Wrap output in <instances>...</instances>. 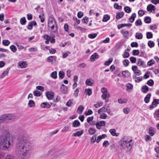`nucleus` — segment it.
<instances>
[{
    "instance_id": "nucleus-1",
    "label": "nucleus",
    "mask_w": 159,
    "mask_h": 159,
    "mask_svg": "<svg viewBox=\"0 0 159 159\" xmlns=\"http://www.w3.org/2000/svg\"><path fill=\"white\" fill-rule=\"evenodd\" d=\"M18 140L20 148L18 159H29L31 148L27 136L25 134H21L19 136Z\"/></svg>"
},
{
    "instance_id": "nucleus-2",
    "label": "nucleus",
    "mask_w": 159,
    "mask_h": 159,
    "mask_svg": "<svg viewBox=\"0 0 159 159\" xmlns=\"http://www.w3.org/2000/svg\"><path fill=\"white\" fill-rule=\"evenodd\" d=\"M120 144L121 149L126 152L129 151L133 145L132 140L125 136L121 138L120 141Z\"/></svg>"
},
{
    "instance_id": "nucleus-3",
    "label": "nucleus",
    "mask_w": 159,
    "mask_h": 159,
    "mask_svg": "<svg viewBox=\"0 0 159 159\" xmlns=\"http://www.w3.org/2000/svg\"><path fill=\"white\" fill-rule=\"evenodd\" d=\"M13 143L12 138L10 134H7L2 138L0 142V147L1 149L6 150L11 146Z\"/></svg>"
},
{
    "instance_id": "nucleus-4",
    "label": "nucleus",
    "mask_w": 159,
    "mask_h": 159,
    "mask_svg": "<svg viewBox=\"0 0 159 159\" xmlns=\"http://www.w3.org/2000/svg\"><path fill=\"white\" fill-rule=\"evenodd\" d=\"M48 26L50 28L52 32L56 33L57 31V27L56 21L53 17L51 16L48 20Z\"/></svg>"
},
{
    "instance_id": "nucleus-5",
    "label": "nucleus",
    "mask_w": 159,
    "mask_h": 159,
    "mask_svg": "<svg viewBox=\"0 0 159 159\" xmlns=\"http://www.w3.org/2000/svg\"><path fill=\"white\" fill-rule=\"evenodd\" d=\"M63 152L61 151H53V150L51 149L49 150L47 154V156H49L50 155H52L55 158H57L59 156L62 155Z\"/></svg>"
},
{
    "instance_id": "nucleus-6",
    "label": "nucleus",
    "mask_w": 159,
    "mask_h": 159,
    "mask_svg": "<svg viewBox=\"0 0 159 159\" xmlns=\"http://www.w3.org/2000/svg\"><path fill=\"white\" fill-rule=\"evenodd\" d=\"M101 92L102 93L101 97L103 99L108 98L110 96L109 93L107 92V89L105 88L101 89Z\"/></svg>"
},
{
    "instance_id": "nucleus-7",
    "label": "nucleus",
    "mask_w": 159,
    "mask_h": 159,
    "mask_svg": "<svg viewBox=\"0 0 159 159\" xmlns=\"http://www.w3.org/2000/svg\"><path fill=\"white\" fill-rule=\"evenodd\" d=\"M5 121L7 120H12L15 119L16 116L12 114H6L3 115Z\"/></svg>"
},
{
    "instance_id": "nucleus-8",
    "label": "nucleus",
    "mask_w": 159,
    "mask_h": 159,
    "mask_svg": "<svg viewBox=\"0 0 159 159\" xmlns=\"http://www.w3.org/2000/svg\"><path fill=\"white\" fill-rule=\"evenodd\" d=\"M159 104V99H154L153 100V101L152 102V104L150 105L149 108L151 109H152L153 108L156 107L157 105Z\"/></svg>"
},
{
    "instance_id": "nucleus-9",
    "label": "nucleus",
    "mask_w": 159,
    "mask_h": 159,
    "mask_svg": "<svg viewBox=\"0 0 159 159\" xmlns=\"http://www.w3.org/2000/svg\"><path fill=\"white\" fill-rule=\"evenodd\" d=\"M95 125L96 128L98 129H101V126L105 125V123L104 121L102 120L97 122Z\"/></svg>"
},
{
    "instance_id": "nucleus-10",
    "label": "nucleus",
    "mask_w": 159,
    "mask_h": 159,
    "mask_svg": "<svg viewBox=\"0 0 159 159\" xmlns=\"http://www.w3.org/2000/svg\"><path fill=\"white\" fill-rule=\"evenodd\" d=\"M137 64L139 66H141L143 68H145L146 66V64L144 61L142 59H138L137 61Z\"/></svg>"
},
{
    "instance_id": "nucleus-11",
    "label": "nucleus",
    "mask_w": 159,
    "mask_h": 159,
    "mask_svg": "<svg viewBox=\"0 0 159 159\" xmlns=\"http://www.w3.org/2000/svg\"><path fill=\"white\" fill-rule=\"evenodd\" d=\"M49 104L48 102H42L40 105L41 107L43 108H49L50 107L51 105L52 104V103Z\"/></svg>"
},
{
    "instance_id": "nucleus-12",
    "label": "nucleus",
    "mask_w": 159,
    "mask_h": 159,
    "mask_svg": "<svg viewBox=\"0 0 159 159\" xmlns=\"http://www.w3.org/2000/svg\"><path fill=\"white\" fill-rule=\"evenodd\" d=\"M147 9L148 11L150 12H154L155 11V7L152 4L148 5L147 6Z\"/></svg>"
},
{
    "instance_id": "nucleus-13",
    "label": "nucleus",
    "mask_w": 159,
    "mask_h": 159,
    "mask_svg": "<svg viewBox=\"0 0 159 159\" xmlns=\"http://www.w3.org/2000/svg\"><path fill=\"white\" fill-rule=\"evenodd\" d=\"M132 25L130 23H127V24H119L117 25V27L118 29H120L124 27L125 26H127L129 27H130Z\"/></svg>"
},
{
    "instance_id": "nucleus-14",
    "label": "nucleus",
    "mask_w": 159,
    "mask_h": 159,
    "mask_svg": "<svg viewBox=\"0 0 159 159\" xmlns=\"http://www.w3.org/2000/svg\"><path fill=\"white\" fill-rule=\"evenodd\" d=\"M18 65L20 66V68H25L27 66V64L26 62L20 61L18 63Z\"/></svg>"
},
{
    "instance_id": "nucleus-15",
    "label": "nucleus",
    "mask_w": 159,
    "mask_h": 159,
    "mask_svg": "<svg viewBox=\"0 0 159 159\" xmlns=\"http://www.w3.org/2000/svg\"><path fill=\"white\" fill-rule=\"evenodd\" d=\"M98 55L96 53H94L91 56L90 60L92 61H94L96 59H98Z\"/></svg>"
},
{
    "instance_id": "nucleus-16",
    "label": "nucleus",
    "mask_w": 159,
    "mask_h": 159,
    "mask_svg": "<svg viewBox=\"0 0 159 159\" xmlns=\"http://www.w3.org/2000/svg\"><path fill=\"white\" fill-rule=\"evenodd\" d=\"M93 84L94 81L91 78L87 80L85 82V84L88 86H92L93 85Z\"/></svg>"
},
{
    "instance_id": "nucleus-17",
    "label": "nucleus",
    "mask_w": 159,
    "mask_h": 159,
    "mask_svg": "<svg viewBox=\"0 0 159 159\" xmlns=\"http://www.w3.org/2000/svg\"><path fill=\"white\" fill-rule=\"evenodd\" d=\"M61 91L64 94H66L67 93V87L65 86L64 84H62L61 87Z\"/></svg>"
},
{
    "instance_id": "nucleus-18",
    "label": "nucleus",
    "mask_w": 159,
    "mask_h": 159,
    "mask_svg": "<svg viewBox=\"0 0 159 159\" xmlns=\"http://www.w3.org/2000/svg\"><path fill=\"white\" fill-rule=\"evenodd\" d=\"M43 37L44 39L46 40V41H45L46 44H48L51 39L50 37L47 34H44Z\"/></svg>"
},
{
    "instance_id": "nucleus-19",
    "label": "nucleus",
    "mask_w": 159,
    "mask_h": 159,
    "mask_svg": "<svg viewBox=\"0 0 159 159\" xmlns=\"http://www.w3.org/2000/svg\"><path fill=\"white\" fill-rule=\"evenodd\" d=\"M110 132L113 136H118L119 135V133H116V130L114 129H111L110 130Z\"/></svg>"
},
{
    "instance_id": "nucleus-20",
    "label": "nucleus",
    "mask_w": 159,
    "mask_h": 159,
    "mask_svg": "<svg viewBox=\"0 0 159 159\" xmlns=\"http://www.w3.org/2000/svg\"><path fill=\"white\" fill-rule=\"evenodd\" d=\"M106 137V134H103L102 135L99 136L96 141V142L97 143H98L102 139H104Z\"/></svg>"
},
{
    "instance_id": "nucleus-21",
    "label": "nucleus",
    "mask_w": 159,
    "mask_h": 159,
    "mask_svg": "<svg viewBox=\"0 0 159 159\" xmlns=\"http://www.w3.org/2000/svg\"><path fill=\"white\" fill-rule=\"evenodd\" d=\"M149 133L151 136H153L155 133V129L152 127H150L149 130Z\"/></svg>"
},
{
    "instance_id": "nucleus-22",
    "label": "nucleus",
    "mask_w": 159,
    "mask_h": 159,
    "mask_svg": "<svg viewBox=\"0 0 159 159\" xmlns=\"http://www.w3.org/2000/svg\"><path fill=\"white\" fill-rule=\"evenodd\" d=\"M10 68H7V70L4 71L1 74L0 77L1 78H3L6 76H7L9 73V70Z\"/></svg>"
},
{
    "instance_id": "nucleus-23",
    "label": "nucleus",
    "mask_w": 159,
    "mask_h": 159,
    "mask_svg": "<svg viewBox=\"0 0 159 159\" xmlns=\"http://www.w3.org/2000/svg\"><path fill=\"white\" fill-rule=\"evenodd\" d=\"M151 96L150 93L148 94L144 98V101L146 103H148L150 101V99Z\"/></svg>"
},
{
    "instance_id": "nucleus-24",
    "label": "nucleus",
    "mask_w": 159,
    "mask_h": 159,
    "mask_svg": "<svg viewBox=\"0 0 159 159\" xmlns=\"http://www.w3.org/2000/svg\"><path fill=\"white\" fill-rule=\"evenodd\" d=\"M55 60L53 56H50L48 57L47 58V61L48 63L52 64L54 61Z\"/></svg>"
},
{
    "instance_id": "nucleus-25",
    "label": "nucleus",
    "mask_w": 159,
    "mask_h": 159,
    "mask_svg": "<svg viewBox=\"0 0 159 159\" xmlns=\"http://www.w3.org/2000/svg\"><path fill=\"white\" fill-rule=\"evenodd\" d=\"M124 15V13L123 12H120L117 13L116 16V18L117 19H119L122 17Z\"/></svg>"
},
{
    "instance_id": "nucleus-26",
    "label": "nucleus",
    "mask_w": 159,
    "mask_h": 159,
    "mask_svg": "<svg viewBox=\"0 0 159 159\" xmlns=\"http://www.w3.org/2000/svg\"><path fill=\"white\" fill-rule=\"evenodd\" d=\"M122 74L124 76L128 77L130 75V73L127 70H126L122 72Z\"/></svg>"
},
{
    "instance_id": "nucleus-27",
    "label": "nucleus",
    "mask_w": 159,
    "mask_h": 159,
    "mask_svg": "<svg viewBox=\"0 0 159 159\" xmlns=\"http://www.w3.org/2000/svg\"><path fill=\"white\" fill-rule=\"evenodd\" d=\"M83 133V130H81L80 131H77L76 133H74L72 134L73 136H80L82 135Z\"/></svg>"
},
{
    "instance_id": "nucleus-28",
    "label": "nucleus",
    "mask_w": 159,
    "mask_h": 159,
    "mask_svg": "<svg viewBox=\"0 0 159 159\" xmlns=\"http://www.w3.org/2000/svg\"><path fill=\"white\" fill-rule=\"evenodd\" d=\"M121 33L123 34L124 38H127L129 35V32L127 30L124 31L122 30L121 31Z\"/></svg>"
},
{
    "instance_id": "nucleus-29",
    "label": "nucleus",
    "mask_w": 159,
    "mask_h": 159,
    "mask_svg": "<svg viewBox=\"0 0 159 159\" xmlns=\"http://www.w3.org/2000/svg\"><path fill=\"white\" fill-rule=\"evenodd\" d=\"M149 90V88L146 85L143 86L142 88L141 91L142 92L146 93Z\"/></svg>"
},
{
    "instance_id": "nucleus-30",
    "label": "nucleus",
    "mask_w": 159,
    "mask_h": 159,
    "mask_svg": "<svg viewBox=\"0 0 159 159\" xmlns=\"http://www.w3.org/2000/svg\"><path fill=\"white\" fill-rule=\"evenodd\" d=\"M46 96L48 99L49 100H51L53 97V93L48 92L46 94Z\"/></svg>"
},
{
    "instance_id": "nucleus-31",
    "label": "nucleus",
    "mask_w": 159,
    "mask_h": 159,
    "mask_svg": "<svg viewBox=\"0 0 159 159\" xmlns=\"http://www.w3.org/2000/svg\"><path fill=\"white\" fill-rule=\"evenodd\" d=\"M106 107H103L100 108L98 111V114H101L105 113L106 111Z\"/></svg>"
},
{
    "instance_id": "nucleus-32",
    "label": "nucleus",
    "mask_w": 159,
    "mask_h": 159,
    "mask_svg": "<svg viewBox=\"0 0 159 159\" xmlns=\"http://www.w3.org/2000/svg\"><path fill=\"white\" fill-rule=\"evenodd\" d=\"M84 109V107L83 106L80 105L78 109L77 112L80 114H81L82 113L83 110Z\"/></svg>"
},
{
    "instance_id": "nucleus-33",
    "label": "nucleus",
    "mask_w": 159,
    "mask_h": 159,
    "mask_svg": "<svg viewBox=\"0 0 159 159\" xmlns=\"http://www.w3.org/2000/svg\"><path fill=\"white\" fill-rule=\"evenodd\" d=\"M135 37L138 39H141L143 37V35L141 33H136Z\"/></svg>"
},
{
    "instance_id": "nucleus-34",
    "label": "nucleus",
    "mask_w": 159,
    "mask_h": 159,
    "mask_svg": "<svg viewBox=\"0 0 159 159\" xmlns=\"http://www.w3.org/2000/svg\"><path fill=\"white\" fill-rule=\"evenodd\" d=\"M110 17L107 15H104L102 21L104 22H107L108 20H109Z\"/></svg>"
},
{
    "instance_id": "nucleus-35",
    "label": "nucleus",
    "mask_w": 159,
    "mask_h": 159,
    "mask_svg": "<svg viewBox=\"0 0 159 159\" xmlns=\"http://www.w3.org/2000/svg\"><path fill=\"white\" fill-rule=\"evenodd\" d=\"M70 129V125L66 126L61 130V131L62 132H66L68 131Z\"/></svg>"
},
{
    "instance_id": "nucleus-36",
    "label": "nucleus",
    "mask_w": 159,
    "mask_h": 159,
    "mask_svg": "<svg viewBox=\"0 0 159 159\" xmlns=\"http://www.w3.org/2000/svg\"><path fill=\"white\" fill-rule=\"evenodd\" d=\"M155 63V61L154 59H152L148 61L147 62V65L149 66H152Z\"/></svg>"
},
{
    "instance_id": "nucleus-37",
    "label": "nucleus",
    "mask_w": 159,
    "mask_h": 159,
    "mask_svg": "<svg viewBox=\"0 0 159 159\" xmlns=\"http://www.w3.org/2000/svg\"><path fill=\"white\" fill-rule=\"evenodd\" d=\"M80 125V123L78 120H75L73 123V126L75 127L79 126Z\"/></svg>"
},
{
    "instance_id": "nucleus-38",
    "label": "nucleus",
    "mask_w": 159,
    "mask_h": 159,
    "mask_svg": "<svg viewBox=\"0 0 159 159\" xmlns=\"http://www.w3.org/2000/svg\"><path fill=\"white\" fill-rule=\"evenodd\" d=\"M103 104L102 102H97L96 104L94 105V106L96 108H98L102 106Z\"/></svg>"
},
{
    "instance_id": "nucleus-39",
    "label": "nucleus",
    "mask_w": 159,
    "mask_h": 159,
    "mask_svg": "<svg viewBox=\"0 0 159 159\" xmlns=\"http://www.w3.org/2000/svg\"><path fill=\"white\" fill-rule=\"evenodd\" d=\"M148 46L150 48H152L154 47L155 44L154 42L151 40L148 41Z\"/></svg>"
},
{
    "instance_id": "nucleus-40",
    "label": "nucleus",
    "mask_w": 159,
    "mask_h": 159,
    "mask_svg": "<svg viewBox=\"0 0 159 159\" xmlns=\"http://www.w3.org/2000/svg\"><path fill=\"white\" fill-rule=\"evenodd\" d=\"M127 50H129V49H127L125 50L124 54L123 55V57L124 58H128L129 56V52H126Z\"/></svg>"
},
{
    "instance_id": "nucleus-41",
    "label": "nucleus",
    "mask_w": 159,
    "mask_h": 159,
    "mask_svg": "<svg viewBox=\"0 0 159 159\" xmlns=\"http://www.w3.org/2000/svg\"><path fill=\"white\" fill-rule=\"evenodd\" d=\"M89 132L91 135L94 134L96 132V129H95L90 128L88 130Z\"/></svg>"
},
{
    "instance_id": "nucleus-42",
    "label": "nucleus",
    "mask_w": 159,
    "mask_h": 159,
    "mask_svg": "<svg viewBox=\"0 0 159 159\" xmlns=\"http://www.w3.org/2000/svg\"><path fill=\"white\" fill-rule=\"evenodd\" d=\"M112 58H110L109 59L108 61H106L104 63V65H105L109 66L112 62Z\"/></svg>"
},
{
    "instance_id": "nucleus-43",
    "label": "nucleus",
    "mask_w": 159,
    "mask_h": 159,
    "mask_svg": "<svg viewBox=\"0 0 159 159\" xmlns=\"http://www.w3.org/2000/svg\"><path fill=\"white\" fill-rule=\"evenodd\" d=\"M10 48L11 50L13 52H15L17 50V48L14 45H11L10 47Z\"/></svg>"
},
{
    "instance_id": "nucleus-44",
    "label": "nucleus",
    "mask_w": 159,
    "mask_h": 159,
    "mask_svg": "<svg viewBox=\"0 0 159 159\" xmlns=\"http://www.w3.org/2000/svg\"><path fill=\"white\" fill-rule=\"evenodd\" d=\"M127 100L125 99L120 98L118 100V102L119 103H125L127 102Z\"/></svg>"
},
{
    "instance_id": "nucleus-45",
    "label": "nucleus",
    "mask_w": 159,
    "mask_h": 159,
    "mask_svg": "<svg viewBox=\"0 0 159 159\" xmlns=\"http://www.w3.org/2000/svg\"><path fill=\"white\" fill-rule=\"evenodd\" d=\"M33 94L35 96L39 97L41 95V93L39 91L36 90L34 92Z\"/></svg>"
},
{
    "instance_id": "nucleus-46",
    "label": "nucleus",
    "mask_w": 159,
    "mask_h": 159,
    "mask_svg": "<svg viewBox=\"0 0 159 159\" xmlns=\"http://www.w3.org/2000/svg\"><path fill=\"white\" fill-rule=\"evenodd\" d=\"M50 75L51 77L54 79H55L57 78V72L56 71H54L52 72L51 74Z\"/></svg>"
},
{
    "instance_id": "nucleus-47",
    "label": "nucleus",
    "mask_w": 159,
    "mask_h": 159,
    "mask_svg": "<svg viewBox=\"0 0 159 159\" xmlns=\"http://www.w3.org/2000/svg\"><path fill=\"white\" fill-rule=\"evenodd\" d=\"M99 114H100V118L102 119H105L107 117V116L105 113Z\"/></svg>"
},
{
    "instance_id": "nucleus-48",
    "label": "nucleus",
    "mask_w": 159,
    "mask_h": 159,
    "mask_svg": "<svg viewBox=\"0 0 159 159\" xmlns=\"http://www.w3.org/2000/svg\"><path fill=\"white\" fill-rule=\"evenodd\" d=\"M28 105L30 107H33L35 106V103L34 101L32 100H29L28 103Z\"/></svg>"
},
{
    "instance_id": "nucleus-49",
    "label": "nucleus",
    "mask_w": 159,
    "mask_h": 159,
    "mask_svg": "<svg viewBox=\"0 0 159 159\" xmlns=\"http://www.w3.org/2000/svg\"><path fill=\"white\" fill-rule=\"evenodd\" d=\"M26 22V20L25 17H24L20 18V23L22 25H24L25 24Z\"/></svg>"
},
{
    "instance_id": "nucleus-50",
    "label": "nucleus",
    "mask_w": 159,
    "mask_h": 159,
    "mask_svg": "<svg viewBox=\"0 0 159 159\" xmlns=\"http://www.w3.org/2000/svg\"><path fill=\"white\" fill-rule=\"evenodd\" d=\"M123 63L125 66L127 67L129 65V62L128 59H125L123 61Z\"/></svg>"
},
{
    "instance_id": "nucleus-51",
    "label": "nucleus",
    "mask_w": 159,
    "mask_h": 159,
    "mask_svg": "<svg viewBox=\"0 0 159 159\" xmlns=\"http://www.w3.org/2000/svg\"><path fill=\"white\" fill-rule=\"evenodd\" d=\"M59 76L60 78L62 79L64 77V73L62 71H60L59 72Z\"/></svg>"
},
{
    "instance_id": "nucleus-52",
    "label": "nucleus",
    "mask_w": 159,
    "mask_h": 159,
    "mask_svg": "<svg viewBox=\"0 0 159 159\" xmlns=\"http://www.w3.org/2000/svg\"><path fill=\"white\" fill-rule=\"evenodd\" d=\"M144 21L146 23H149L151 22V19L150 17L146 16L144 18Z\"/></svg>"
},
{
    "instance_id": "nucleus-53",
    "label": "nucleus",
    "mask_w": 159,
    "mask_h": 159,
    "mask_svg": "<svg viewBox=\"0 0 159 159\" xmlns=\"http://www.w3.org/2000/svg\"><path fill=\"white\" fill-rule=\"evenodd\" d=\"M142 25V22L140 19L137 20L135 22V25L136 26L141 25Z\"/></svg>"
},
{
    "instance_id": "nucleus-54",
    "label": "nucleus",
    "mask_w": 159,
    "mask_h": 159,
    "mask_svg": "<svg viewBox=\"0 0 159 159\" xmlns=\"http://www.w3.org/2000/svg\"><path fill=\"white\" fill-rule=\"evenodd\" d=\"M124 10L125 12L127 13H129L131 11V8L129 7L126 6L124 8Z\"/></svg>"
},
{
    "instance_id": "nucleus-55",
    "label": "nucleus",
    "mask_w": 159,
    "mask_h": 159,
    "mask_svg": "<svg viewBox=\"0 0 159 159\" xmlns=\"http://www.w3.org/2000/svg\"><path fill=\"white\" fill-rule=\"evenodd\" d=\"M86 94L88 96L90 95L92 93V91L91 89H86L85 90Z\"/></svg>"
},
{
    "instance_id": "nucleus-56",
    "label": "nucleus",
    "mask_w": 159,
    "mask_h": 159,
    "mask_svg": "<svg viewBox=\"0 0 159 159\" xmlns=\"http://www.w3.org/2000/svg\"><path fill=\"white\" fill-rule=\"evenodd\" d=\"M2 44L5 46H7L10 43V42L8 40H4L2 41Z\"/></svg>"
},
{
    "instance_id": "nucleus-57",
    "label": "nucleus",
    "mask_w": 159,
    "mask_h": 159,
    "mask_svg": "<svg viewBox=\"0 0 159 159\" xmlns=\"http://www.w3.org/2000/svg\"><path fill=\"white\" fill-rule=\"evenodd\" d=\"M127 90L128 91L129 90L132 89L133 88V85L130 83H128L126 85Z\"/></svg>"
},
{
    "instance_id": "nucleus-58",
    "label": "nucleus",
    "mask_w": 159,
    "mask_h": 159,
    "mask_svg": "<svg viewBox=\"0 0 159 159\" xmlns=\"http://www.w3.org/2000/svg\"><path fill=\"white\" fill-rule=\"evenodd\" d=\"M97 36V34L96 33H94L93 34H89L88 35V37L89 38L93 39L95 38Z\"/></svg>"
},
{
    "instance_id": "nucleus-59",
    "label": "nucleus",
    "mask_w": 159,
    "mask_h": 159,
    "mask_svg": "<svg viewBox=\"0 0 159 159\" xmlns=\"http://www.w3.org/2000/svg\"><path fill=\"white\" fill-rule=\"evenodd\" d=\"M147 84L149 86H152L154 84L153 81L152 80H150L147 81Z\"/></svg>"
},
{
    "instance_id": "nucleus-60",
    "label": "nucleus",
    "mask_w": 159,
    "mask_h": 159,
    "mask_svg": "<svg viewBox=\"0 0 159 159\" xmlns=\"http://www.w3.org/2000/svg\"><path fill=\"white\" fill-rule=\"evenodd\" d=\"M146 35L147 38L148 39L152 38L153 36L152 34L150 32H147Z\"/></svg>"
},
{
    "instance_id": "nucleus-61",
    "label": "nucleus",
    "mask_w": 159,
    "mask_h": 159,
    "mask_svg": "<svg viewBox=\"0 0 159 159\" xmlns=\"http://www.w3.org/2000/svg\"><path fill=\"white\" fill-rule=\"evenodd\" d=\"M130 111V108L128 107L125 108H124L123 111L126 114H128Z\"/></svg>"
},
{
    "instance_id": "nucleus-62",
    "label": "nucleus",
    "mask_w": 159,
    "mask_h": 159,
    "mask_svg": "<svg viewBox=\"0 0 159 159\" xmlns=\"http://www.w3.org/2000/svg\"><path fill=\"white\" fill-rule=\"evenodd\" d=\"M114 8L117 9H121L122 8V7L120 6L117 3H115L114 4Z\"/></svg>"
},
{
    "instance_id": "nucleus-63",
    "label": "nucleus",
    "mask_w": 159,
    "mask_h": 159,
    "mask_svg": "<svg viewBox=\"0 0 159 159\" xmlns=\"http://www.w3.org/2000/svg\"><path fill=\"white\" fill-rule=\"evenodd\" d=\"M133 54L134 56L138 55L139 53V51L138 50H134L133 51Z\"/></svg>"
},
{
    "instance_id": "nucleus-64",
    "label": "nucleus",
    "mask_w": 159,
    "mask_h": 159,
    "mask_svg": "<svg viewBox=\"0 0 159 159\" xmlns=\"http://www.w3.org/2000/svg\"><path fill=\"white\" fill-rule=\"evenodd\" d=\"M130 60L132 63H135L136 61V58L133 57H131L130 58Z\"/></svg>"
}]
</instances>
